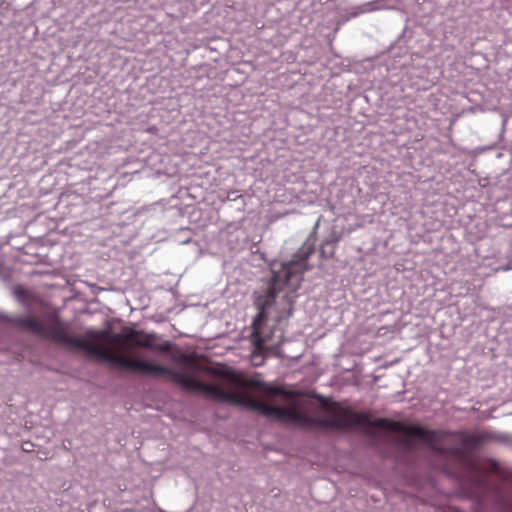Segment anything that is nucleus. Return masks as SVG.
I'll return each mask as SVG.
<instances>
[{
	"label": "nucleus",
	"instance_id": "obj_3",
	"mask_svg": "<svg viewBox=\"0 0 512 512\" xmlns=\"http://www.w3.org/2000/svg\"><path fill=\"white\" fill-rule=\"evenodd\" d=\"M17 323L24 329L44 338L56 342L68 341L64 323L56 318L52 319L49 324H44L33 317L25 316L18 318Z\"/></svg>",
	"mask_w": 512,
	"mask_h": 512
},
{
	"label": "nucleus",
	"instance_id": "obj_5",
	"mask_svg": "<svg viewBox=\"0 0 512 512\" xmlns=\"http://www.w3.org/2000/svg\"><path fill=\"white\" fill-rule=\"evenodd\" d=\"M486 465H489L490 471H496L498 464L496 462H489Z\"/></svg>",
	"mask_w": 512,
	"mask_h": 512
},
{
	"label": "nucleus",
	"instance_id": "obj_1",
	"mask_svg": "<svg viewBox=\"0 0 512 512\" xmlns=\"http://www.w3.org/2000/svg\"><path fill=\"white\" fill-rule=\"evenodd\" d=\"M76 345L117 367L148 376L172 375L188 391L245 406L271 419L299 426L347 428V407L338 403L325 399L314 403L302 393L257 380L245 381L227 366H204L187 355L181 356L179 371L150 362L135 350L136 346L168 351L170 343L154 346L151 336L140 337L136 331L112 334L89 329Z\"/></svg>",
	"mask_w": 512,
	"mask_h": 512
},
{
	"label": "nucleus",
	"instance_id": "obj_6",
	"mask_svg": "<svg viewBox=\"0 0 512 512\" xmlns=\"http://www.w3.org/2000/svg\"><path fill=\"white\" fill-rule=\"evenodd\" d=\"M16 294H17V297L20 299L22 297V295L26 294V291H24L22 289H18L16 291Z\"/></svg>",
	"mask_w": 512,
	"mask_h": 512
},
{
	"label": "nucleus",
	"instance_id": "obj_2",
	"mask_svg": "<svg viewBox=\"0 0 512 512\" xmlns=\"http://www.w3.org/2000/svg\"><path fill=\"white\" fill-rule=\"evenodd\" d=\"M306 268V258H297L281 264L278 269H273L270 293L263 304L258 302L260 311L253 322L252 342L255 351L251 361L255 366L262 364L261 354L264 351L274 350L282 343V330L274 325L268 327L267 322L280 323L291 315L292 294L300 287Z\"/></svg>",
	"mask_w": 512,
	"mask_h": 512
},
{
	"label": "nucleus",
	"instance_id": "obj_4",
	"mask_svg": "<svg viewBox=\"0 0 512 512\" xmlns=\"http://www.w3.org/2000/svg\"><path fill=\"white\" fill-rule=\"evenodd\" d=\"M374 9L375 8L372 6V4H366L363 6L361 12H368V11H372Z\"/></svg>",
	"mask_w": 512,
	"mask_h": 512
}]
</instances>
